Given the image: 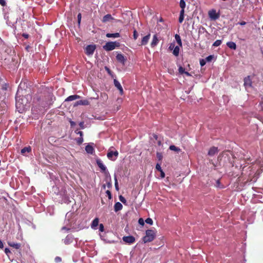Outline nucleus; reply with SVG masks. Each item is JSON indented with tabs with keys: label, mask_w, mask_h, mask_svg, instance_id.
Segmentation results:
<instances>
[{
	"label": "nucleus",
	"mask_w": 263,
	"mask_h": 263,
	"mask_svg": "<svg viewBox=\"0 0 263 263\" xmlns=\"http://www.w3.org/2000/svg\"><path fill=\"white\" fill-rule=\"evenodd\" d=\"M115 86L118 88V89L120 91V95H122L123 94V89L119 81L115 79L114 81Z\"/></svg>",
	"instance_id": "9"
},
{
	"label": "nucleus",
	"mask_w": 263,
	"mask_h": 263,
	"mask_svg": "<svg viewBox=\"0 0 263 263\" xmlns=\"http://www.w3.org/2000/svg\"><path fill=\"white\" fill-rule=\"evenodd\" d=\"M11 252L8 248H5V253L8 255V254L10 253Z\"/></svg>",
	"instance_id": "50"
},
{
	"label": "nucleus",
	"mask_w": 263,
	"mask_h": 263,
	"mask_svg": "<svg viewBox=\"0 0 263 263\" xmlns=\"http://www.w3.org/2000/svg\"><path fill=\"white\" fill-rule=\"evenodd\" d=\"M119 199L123 203H125L126 202V200L125 199V198L121 195L119 196Z\"/></svg>",
	"instance_id": "41"
},
{
	"label": "nucleus",
	"mask_w": 263,
	"mask_h": 263,
	"mask_svg": "<svg viewBox=\"0 0 263 263\" xmlns=\"http://www.w3.org/2000/svg\"><path fill=\"white\" fill-rule=\"evenodd\" d=\"M115 182V185L116 189L117 190H119L118 182Z\"/></svg>",
	"instance_id": "55"
},
{
	"label": "nucleus",
	"mask_w": 263,
	"mask_h": 263,
	"mask_svg": "<svg viewBox=\"0 0 263 263\" xmlns=\"http://www.w3.org/2000/svg\"><path fill=\"white\" fill-rule=\"evenodd\" d=\"M67 239H68V236L66 237V239L65 240V243H66V241L68 242V240H67Z\"/></svg>",
	"instance_id": "60"
},
{
	"label": "nucleus",
	"mask_w": 263,
	"mask_h": 263,
	"mask_svg": "<svg viewBox=\"0 0 263 263\" xmlns=\"http://www.w3.org/2000/svg\"><path fill=\"white\" fill-rule=\"evenodd\" d=\"M54 261L56 262V263H60L62 261V258L60 257H59V256H57L55 258H54Z\"/></svg>",
	"instance_id": "38"
},
{
	"label": "nucleus",
	"mask_w": 263,
	"mask_h": 263,
	"mask_svg": "<svg viewBox=\"0 0 263 263\" xmlns=\"http://www.w3.org/2000/svg\"><path fill=\"white\" fill-rule=\"evenodd\" d=\"M156 237V232L154 230L148 229L145 232V236L142 238L144 243L153 241Z\"/></svg>",
	"instance_id": "1"
},
{
	"label": "nucleus",
	"mask_w": 263,
	"mask_h": 263,
	"mask_svg": "<svg viewBox=\"0 0 263 263\" xmlns=\"http://www.w3.org/2000/svg\"><path fill=\"white\" fill-rule=\"evenodd\" d=\"M123 240L126 243L132 244L135 241V238L133 236H124Z\"/></svg>",
	"instance_id": "5"
},
{
	"label": "nucleus",
	"mask_w": 263,
	"mask_h": 263,
	"mask_svg": "<svg viewBox=\"0 0 263 263\" xmlns=\"http://www.w3.org/2000/svg\"><path fill=\"white\" fill-rule=\"evenodd\" d=\"M221 43H222L221 40H217L214 42V43L213 44V46L218 47L221 45Z\"/></svg>",
	"instance_id": "28"
},
{
	"label": "nucleus",
	"mask_w": 263,
	"mask_h": 263,
	"mask_svg": "<svg viewBox=\"0 0 263 263\" xmlns=\"http://www.w3.org/2000/svg\"><path fill=\"white\" fill-rule=\"evenodd\" d=\"M99 231L101 232L104 231V226L102 223L99 224Z\"/></svg>",
	"instance_id": "45"
},
{
	"label": "nucleus",
	"mask_w": 263,
	"mask_h": 263,
	"mask_svg": "<svg viewBox=\"0 0 263 263\" xmlns=\"http://www.w3.org/2000/svg\"><path fill=\"white\" fill-rule=\"evenodd\" d=\"M206 64V61L204 59H201L200 60V64L201 66H203Z\"/></svg>",
	"instance_id": "42"
},
{
	"label": "nucleus",
	"mask_w": 263,
	"mask_h": 263,
	"mask_svg": "<svg viewBox=\"0 0 263 263\" xmlns=\"http://www.w3.org/2000/svg\"><path fill=\"white\" fill-rule=\"evenodd\" d=\"M176 46H175V44L174 43H171L169 46V49L170 50H173L174 49V48Z\"/></svg>",
	"instance_id": "48"
},
{
	"label": "nucleus",
	"mask_w": 263,
	"mask_h": 263,
	"mask_svg": "<svg viewBox=\"0 0 263 263\" xmlns=\"http://www.w3.org/2000/svg\"><path fill=\"white\" fill-rule=\"evenodd\" d=\"M89 102L87 100H81L77 101L76 102V105H89Z\"/></svg>",
	"instance_id": "17"
},
{
	"label": "nucleus",
	"mask_w": 263,
	"mask_h": 263,
	"mask_svg": "<svg viewBox=\"0 0 263 263\" xmlns=\"http://www.w3.org/2000/svg\"><path fill=\"white\" fill-rule=\"evenodd\" d=\"M184 73L186 76H191L190 73L189 72H187V71H185V72H184Z\"/></svg>",
	"instance_id": "58"
},
{
	"label": "nucleus",
	"mask_w": 263,
	"mask_h": 263,
	"mask_svg": "<svg viewBox=\"0 0 263 263\" xmlns=\"http://www.w3.org/2000/svg\"><path fill=\"white\" fill-rule=\"evenodd\" d=\"M107 186L108 187H110L112 186L111 182H107Z\"/></svg>",
	"instance_id": "54"
},
{
	"label": "nucleus",
	"mask_w": 263,
	"mask_h": 263,
	"mask_svg": "<svg viewBox=\"0 0 263 263\" xmlns=\"http://www.w3.org/2000/svg\"><path fill=\"white\" fill-rule=\"evenodd\" d=\"M122 208V204L120 202H117L115 204L114 210L115 212H118L119 211L121 210Z\"/></svg>",
	"instance_id": "16"
},
{
	"label": "nucleus",
	"mask_w": 263,
	"mask_h": 263,
	"mask_svg": "<svg viewBox=\"0 0 263 263\" xmlns=\"http://www.w3.org/2000/svg\"><path fill=\"white\" fill-rule=\"evenodd\" d=\"M252 80L250 76H248L244 79V86L246 88L252 86Z\"/></svg>",
	"instance_id": "8"
},
{
	"label": "nucleus",
	"mask_w": 263,
	"mask_h": 263,
	"mask_svg": "<svg viewBox=\"0 0 263 263\" xmlns=\"http://www.w3.org/2000/svg\"><path fill=\"white\" fill-rule=\"evenodd\" d=\"M179 5L181 9H183L185 8L186 4L184 0H180Z\"/></svg>",
	"instance_id": "31"
},
{
	"label": "nucleus",
	"mask_w": 263,
	"mask_h": 263,
	"mask_svg": "<svg viewBox=\"0 0 263 263\" xmlns=\"http://www.w3.org/2000/svg\"><path fill=\"white\" fill-rule=\"evenodd\" d=\"M156 168L158 171H159L161 172V175H162V177H164V173L162 171V170H161V165H160V164H159L157 163V164H156Z\"/></svg>",
	"instance_id": "29"
},
{
	"label": "nucleus",
	"mask_w": 263,
	"mask_h": 263,
	"mask_svg": "<svg viewBox=\"0 0 263 263\" xmlns=\"http://www.w3.org/2000/svg\"><path fill=\"white\" fill-rule=\"evenodd\" d=\"M76 142L77 143L79 144V145H80L82 143V142H83V137H79V138H78L76 139Z\"/></svg>",
	"instance_id": "32"
},
{
	"label": "nucleus",
	"mask_w": 263,
	"mask_h": 263,
	"mask_svg": "<svg viewBox=\"0 0 263 263\" xmlns=\"http://www.w3.org/2000/svg\"><path fill=\"white\" fill-rule=\"evenodd\" d=\"M113 20H114V18L112 17L111 15L110 14H107L103 16L102 20V22L103 23H106L108 22H110Z\"/></svg>",
	"instance_id": "10"
},
{
	"label": "nucleus",
	"mask_w": 263,
	"mask_h": 263,
	"mask_svg": "<svg viewBox=\"0 0 263 263\" xmlns=\"http://www.w3.org/2000/svg\"><path fill=\"white\" fill-rule=\"evenodd\" d=\"M101 202H102V204H104V201L103 200H102Z\"/></svg>",
	"instance_id": "63"
},
{
	"label": "nucleus",
	"mask_w": 263,
	"mask_h": 263,
	"mask_svg": "<svg viewBox=\"0 0 263 263\" xmlns=\"http://www.w3.org/2000/svg\"><path fill=\"white\" fill-rule=\"evenodd\" d=\"M106 36L107 37L117 38L120 37V33L118 32L115 33H108L106 34Z\"/></svg>",
	"instance_id": "22"
},
{
	"label": "nucleus",
	"mask_w": 263,
	"mask_h": 263,
	"mask_svg": "<svg viewBox=\"0 0 263 263\" xmlns=\"http://www.w3.org/2000/svg\"><path fill=\"white\" fill-rule=\"evenodd\" d=\"M175 39L176 40L177 43L179 45V46H182V42L180 38V36L178 34H176L175 35Z\"/></svg>",
	"instance_id": "26"
},
{
	"label": "nucleus",
	"mask_w": 263,
	"mask_h": 263,
	"mask_svg": "<svg viewBox=\"0 0 263 263\" xmlns=\"http://www.w3.org/2000/svg\"><path fill=\"white\" fill-rule=\"evenodd\" d=\"M41 88H42V89L43 90V91H44L45 92V93H47V94L49 93V88L45 85H42Z\"/></svg>",
	"instance_id": "30"
},
{
	"label": "nucleus",
	"mask_w": 263,
	"mask_h": 263,
	"mask_svg": "<svg viewBox=\"0 0 263 263\" xmlns=\"http://www.w3.org/2000/svg\"><path fill=\"white\" fill-rule=\"evenodd\" d=\"M80 125L82 128H83V122H81Z\"/></svg>",
	"instance_id": "59"
},
{
	"label": "nucleus",
	"mask_w": 263,
	"mask_h": 263,
	"mask_svg": "<svg viewBox=\"0 0 263 263\" xmlns=\"http://www.w3.org/2000/svg\"><path fill=\"white\" fill-rule=\"evenodd\" d=\"M3 88V89H5V90H6V87H3V88Z\"/></svg>",
	"instance_id": "62"
},
{
	"label": "nucleus",
	"mask_w": 263,
	"mask_h": 263,
	"mask_svg": "<svg viewBox=\"0 0 263 263\" xmlns=\"http://www.w3.org/2000/svg\"><path fill=\"white\" fill-rule=\"evenodd\" d=\"M81 14L79 13L78 15V23L79 25L81 23Z\"/></svg>",
	"instance_id": "44"
},
{
	"label": "nucleus",
	"mask_w": 263,
	"mask_h": 263,
	"mask_svg": "<svg viewBox=\"0 0 263 263\" xmlns=\"http://www.w3.org/2000/svg\"><path fill=\"white\" fill-rule=\"evenodd\" d=\"M85 151L87 153L92 154L94 152V148L92 146L88 144L85 147Z\"/></svg>",
	"instance_id": "18"
},
{
	"label": "nucleus",
	"mask_w": 263,
	"mask_h": 263,
	"mask_svg": "<svg viewBox=\"0 0 263 263\" xmlns=\"http://www.w3.org/2000/svg\"><path fill=\"white\" fill-rule=\"evenodd\" d=\"M138 37V33L136 30H134L133 32V37L135 40H137Z\"/></svg>",
	"instance_id": "35"
},
{
	"label": "nucleus",
	"mask_w": 263,
	"mask_h": 263,
	"mask_svg": "<svg viewBox=\"0 0 263 263\" xmlns=\"http://www.w3.org/2000/svg\"><path fill=\"white\" fill-rule=\"evenodd\" d=\"M99 219L98 218H95L91 224V227L92 229H96V228L98 226L99 224Z\"/></svg>",
	"instance_id": "19"
},
{
	"label": "nucleus",
	"mask_w": 263,
	"mask_h": 263,
	"mask_svg": "<svg viewBox=\"0 0 263 263\" xmlns=\"http://www.w3.org/2000/svg\"><path fill=\"white\" fill-rule=\"evenodd\" d=\"M213 59V55H210L208 57H207L205 60L206 61V62H210L211 61V60Z\"/></svg>",
	"instance_id": "39"
},
{
	"label": "nucleus",
	"mask_w": 263,
	"mask_h": 263,
	"mask_svg": "<svg viewBox=\"0 0 263 263\" xmlns=\"http://www.w3.org/2000/svg\"><path fill=\"white\" fill-rule=\"evenodd\" d=\"M184 14V9H181L180 12V15H183Z\"/></svg>",
	"instance_id": "53"
},
{
	"label": "nucleus",
	"mask_w": 263,
	"mask_h": 263,
	"mask_svg": "<svg viewBox=\"0 0 263 263\" xmlns=\"http://www.w3.org/2000/svg\"><path fill=\"white\" fill-rule=\"evenodd\" d=\"M22 36L25 39H28L29 35L27 33H23Z\"/></svg>",
	"instance_id": "51"
},
{
	"label": "nucleus",
	"mask_w": 263,
	"mask_h": 263,
	"mask_svg": "<svg viewBox=\"0 0 263 263\" xmlns=\"http://www.w3.org/2000/svg\"><path fill=\"white\" fill-rule=\"evenodd\" d=\"M106 194L107 196H108L109 199H111L112 198V196H111L110 191L109 190H107L106 191Z\"/></svg>",
	"instance_id": "40"
},
{
	"label": "nucleus",
	"mask_w": 263,
	"mask_h": 263,
	"mask_svg": "<svg viewBox=\"0 0 263 263\" xmlns=\"http://www.w3.org/2000/svg\"><path fill=\"white\" fill-rule=\"evenodd\" d=\"M169 148L170 150L175 151L178 153L181 152V149L180 148L176 147L174 145H170Z\"/></svg>",
	"instance_id": "24"
},
{
	"label": "nucleus",
	"mask_w": 263,
	"mask_h": 263,
	"mask_svg": "<svg viewBox=\"0 0 263 263\" xmlns=\"http://www.w3.org/2000/svg\"><path fill=\"white\" fill-rule=\"evenodd\" d=\"M145 222H146V223L149 224L151 225H152L153 223V221L152 219H151V218H147L145 220Z\"/></svg>",
	"instance_id": "36"
},
{
	"label": "nucleus",
	"mask_w": 263,
	"mask_h": 263,
	"mask_svg": "<svg viewBox=\"0 0 263 263\" xmlns=\"http://www.w3.org/2000/svg\"><path fill=\"white\" fill-rule=\"evenodd\" d=\"M0 5L5 6L6 5V0H0Z\"/></svg>",
	"instance_id": "46"
},
{
	"label": "nucleus",
	"mask_w": 263,
	"mask_h": 263,
	"mask_svg": "<svg viewBox=\"0 0 263 263\" xmlns=\"http://www.w3.org/2000/svg\"><path fill=\"white\" fill-rule=\"evenodd\" d=\"M183 20H184V16L183 15H179V22L180 23H182Z\"/></svg>",
	"instance_id": "47"
},
{
	"label": "nucleus",
	"mask_w": 263,
	"mask_h": 263,
	"mask_svg": "<svg viewBox=\"0 0 263 263\" xmlns=\"http://www.w3.org/2000/svg\"><path fill=\"white\" fill-rule=\"evenodd\" d=\"M80 98V96L78 95H71L67 97L65 99V101H71L73 100H74L76 99H79Z\"/></svg>",
	"instance_id": "20"
},
{
	"label": "nucleus",
	"mask_w": 263,
	"mask_h": 263,
	"mask_svg": "<svg viewBox=\"0 0 263 263\" xmlns=\"http://www.w3.org/2000/svg\"><path fill=\"white\" fill-rule=\"evenodd\" d=\"M96 49V45H89L85 48V53L87 55H92Z\"/></svg>",
	"instance_id": "4"
},
{
	"label": "nucleus",
	"mask_w": 263,
	"mask_h": 263,
	"mask_svg": "<svg viewBox=\"0 0 263 263\" xmlns=\"http://www.w3.org/2000/svg\"><path fill=\"white\" fill-rule=\"evenodd\" d=\"M22 104V102H20V99H18V97H16V107L18 108V107H21V105Z\"/></svg>",
	"instance_id": "33"
},
{
	"label": "nucleus",
	"mask_w": 263,
	"mask_h": 263,
	"mask_svg": "<svg viewBox=\"0 0 263 263\" xmlns=\"http://www.w3.org/2000/svg\"><path fill=\"white\" fill-rule=\"evenodd\" d=\"M222 183V182H216V183L214 184V186L219 189L224 188L227 185H224Z\"/></svg>",
	"instance_id": "25"
},
{
	"label": "nucleus",
	"mask_w": 263,
	"mask_h": 263,
	"mask_svg": "<svg viewBox=\"0 0 263 263\" xmlns=\"http://www.w3.org/2000/svg\"><path fill=\"white\" fill-rule=\"evenodd\" d=\"M227 46L231 49L235 50L236 49V45L233 42H228L227 43Z\"/></svg>",
	"instance_id": "21"
},
{
	"label": "nucleus",
	"mask_w": 263,
	"mask_h": 263,
	"mask_svg": "<svg viewBox=\"0 0 263 263\" xmlns=\"http://www.w3.org/2000/svg\"><path fill=\"white\" fill-rule=\"evenodd\" d=\"M70 125L71 126H73L75 125V124H76L75 122L72 121H70Z\"/></svg>",
	"instance_id": "57"
},
{
	"label": "nucleus",
	"mask_w": 263,
	"mask_h": 263,
	"mask_svg": "<svg viewBox=\"0 0 263 263\" xmlns=\"http://www.w3.org/2000/svg\"><path fill=\"white\" fill-rule=\"evenodd\" d=\"M237 24L243 26V25H245L246 24V22L245 21H242V22L238 23Z\"/></svg>",
	"instance_id": "52"
},
{
	"label": "nucleus",
	"mask_w": 263,
	"mask_h": 263,
	"mask_svg": "<svg viewBox=\"0 0 263 263\" xmlns=\"http://www.w3.org/2000/svg\"><path fill=\"white\" fill-rule=\"evenodd\" d=\"M218 148L213 146L209 151L208 155L211 156H214L215 154L218 153Z\"/></svg>",
	"instance_id": "14"
},
{
	"label": "nucleus",
	"mask_w": 263,
	"mask_h": 263,
	"mask_svg": "<svg viewBox=\"0 0 263 263\" xmlns=\"http://www.w3.org/2000/svg\"><path fill=\"white\" fill-rule=\"evenodd\" d=\"M96 162L98 166L101 169L102 172L106 174L107 172L106 167L103 164L102 161L100 159H97L96 160Z\"/></svg>",
	"instance_id": "6"
},
{
	"label": "nucleus",
	"mask_w": 263,
	"mask_h": 263,
	"mask_svg": "<svg viewBox=\"0 0 263 263\" xmlns=\"http://www.w3.org/2000/svg\"><path fill=\"white\" fill-rule=\"evenodd\" d=\"M67 239H68V236L66 237V239L65 240V243H66V241L68 242V240H67Z\"/></svg>",
	"instance_id": "61"
},
{
	"label": "nucleus",
	"mask_w": 263,
	"mask_h": 263,
	"mask_svg": "<svg viewBox=\"0 0 263 263\" xmlns=\"http://www.w3.org/2000/svg\"><path fill=\"white\" fill-rule=\"evenodd\" d=\"M113 149H115L114 147H111L109 148L107 154V157L109 160L115 161L118 157L119 153L117 151H113Z\"/></svg>",
	"instance_id": "2"
},
{
	"label": "nucleus",
	"mask_w": 263,
	"mask_h": 263,
	"mask_svg": "<svg viewBox=\"0 0 263 263\" xmlns=\"http://www.w3.org/2000/svg\"><path fill=\"white\" fill-rule=\"evenodd\" d=\"M119 46V43L117 42H108L103 46V49L107 51H111L116 47Z\"/></svg>",
	"instance_id": "3"
},
{
	"label": "nucleus",
	"mask_w": 263,
	"mask_h": 263,
	"mask_svg": "<svg viewBox=\"0 0 263 263\" xmlns=\"http://www.w3.org/2000/svg\"><path fill=\"white\" fill-rule=\"evenodd\" d=\"M209 17L213 20H216L219 17V14L217 13L215 10L210 11L209 12Z\"/></svg>",
	"instance_id": "7"
},
{
	"label": "nucleus",
	"mask_w": 263,
	"mask_h": 263,
	"mask_svg": "<svg viewBox=\"0 0 263 263\" xmlns=\"http://www.w3.org/2000/svg\"><path fill=\"white\" fill-rule=\"evenodd\" d=\"M76 133L77 134L80 135V137H83V132H82V131H78V132H77V130H76Z\"/></svg>",
	"instance_id": "49"
},
{
	"label": "nucleus",
	"mask_w": 263,
	"mask_h": 263,
	"mask_svg": "<svg viewBox=\"0 0 263 263\" xmlns=\"http://www.w3.org/2000/svg\"><path fill=\"white\" fill-rule=\"evenodd\" d=\"M31 150L30 146L25 147L21 149V154L25 155L26 153H29Z\"/></svg>",
	"instance_id": "23"
},
{
	"label": "nucleus",
	"mask_w": 263,
	"mask_h": 263,
	"mask_svg": "<svg viewBox=\"0 0 263 263\" xmlns=\"http://www.w3.org/2000/svg\"><path fill=\"white\" fill-rule=\"evenodd\" d=\"M150 37H151V34L150 33H148L147 35H146V36H144L142 40H141V45H145L147 44L149 39H150Z\"/></svg>",
	"instance_id": "12"
},
{
	"label": "nucleus",
	"mask_w": 263,
	"mask_h": 263,
	"mask_svg": "<svg viewBox=\"0 0 263 263\" xmlns=\"http://www.w3.org/2000/svg\"><path fill=\"white\" fill-rule=\"evenodd\" d=\"M12 183H14V182H10V185H12Z\"/></svg>",
	"instance_id": "64"
},
{
	"label": "nucleus",
	"mask_w": 263,
	"mask_h": 263,
	"mask_svg": "<svg viewBox=\"0 0 263 263\" xmlns=\"http://www.w3.org/2000/svg\"><path fill=\"white\" fill-rule=\"evenodd\" d=\"M116 59L118 62H120L123 65L124 64L126 59L123 54L118 53L116 56Z\"/></svg>",
	"instance_id": "13"
},
{
	"label": "nucleus",
	"mask_w": 263,
	"mask_h": 263,
	"mask_svg": "<svg viewBox=\"0 0 263 263\" xmlns=\"http://www.w3.org/2000/svg\"><path fill=\"white\" fill-rule=\"evenodd\" d=\"M158 42H159V40L158 39L157 35L155 34L153 36V40L151 42V46L152 47L156 46L157 45V44L158 43Z\"/></svg>",
	"instance_id": "15"
},
{
	"label": "nucleus",
	"mask_w": 263,
	"mask_h": 263,
	"mask_svg": "<svg viewBox=\"0 0 263 263\" xmlns=\"http://www.w3.org/2000/svg\"><path fill=\"white\" fill-rule=\"evenodd\" d=\"M138 222L141 226H143L144 224V220L142 218H139Z\"/></svg>",
	"instance_id": "43"
},
{
	"label": "nucleus",
	"mask_w": 263,
	"mask_h": 263,
	"mask_svg": "<svg viewBox=\"0 0 263 263\" xmlns=\"http://www.w3.org/2000/svg\"><path fill=\"white\" fill-rule=\"evenodd\" d=\"M178 71L180 74H183L184 72H185V69L182 66H180L179 67Z\"/></svg>",
	"instance_id": "37"
},
{
	"label": "nucleus",
	"mask_w": 263,
	"mask_h": 263,
	"mask_svg": "<svg viewBox=\"0 0 263 263\" xmlns=\"http://www.w3.org/2000/svg\"><path fill=\"white\" fill-rule=\"evenodd\" d=\"M4 247L3 242L0 240V248L2 249Z\"/></svg>",
	"instance_id": "56"
},
{
	"label": "nucleus",
	"mask_w": 263,
	"mask_h": 263,
	"mask_svg": "<svg viewBox=\"0 0 263 263\" xmlns=\"http://www.w3.org/2000/svg\"><path fill=\"white\" fill-rule=\"evenodd\" d=\"M157 158L159 161H161L163 158L162 154L160 153L157 152L156 154Z\"/></svg>",
	"instance_id": "34"
},
{
	"label": "nucleus",
	"mask_w": 263,
	"mask_h": 263,
	"mask_svg": "<svg viewBox=\"0 0 263 263\" xmlns=\"http://www.w3.org/2000/svg\"><path fill=\"white\" fill-rule=\"evenodd\" d=\"M8 245L16 250H20L21 247V244L20 243H15L13 241L8 242Z\"/></svg>",
	"instance_id": "11"
},
{
	"label": "nucleus",
	"mask_w": 263,
	"mask_h": 263,
	"mask_svg": "<svg viewBox=\"0 0 263 263\" xmlns=\"http://www.w3.org/2000/svg\"><path fill=\"white\" fill-rule=\"evenodd\" d=\"M179 47L178 46H176L173 50V53L174 55H175L176 57H177L179 55Z\"/></svg>",
	"instance_id": "27"
}]
</instances>
